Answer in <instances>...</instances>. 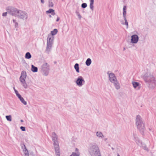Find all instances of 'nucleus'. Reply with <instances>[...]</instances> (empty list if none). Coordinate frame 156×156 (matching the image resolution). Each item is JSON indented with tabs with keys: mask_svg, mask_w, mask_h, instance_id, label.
<instances>
[{
	"mask_svg": "<svg viewBox=\"0 0 156 156\" xmlns=\"http://www.w3.org/2000/svg\"><path fill=\"white\" fill-rule=\"evenodd\" d=\"M25 58L27 59H29L31 58V55L29 52H27L25 54Z\"/></svg>",
	"mask_w": 156,
	"mask_h": 156,
	"instance_id": "obj_26",
	"label": "nucleus"
},
{
	"mask_svg": "<svg viewBox=\"0 0 156 156\" xmlns=\"http://www.w3.org/2000/svg\"><path fill=\"white\" fill-rule=\"evenodd\" d=\"M27 76L26 73L25 71H22L21 73V75L19 79L21 84L23 87L27 89L28 87V85L26 82L25 79Z\"/></svg>",
	"mask_w": 156,
	"mask_h": 156,
	"instance_id": "obj_7",
	"label": "nucleus"
},
{
	"mask_svg": "<svg viewBox=\"0 0 156 156\" xmlns=\"http://www.w3.org/2000/svg\"><path fill=\"white\" fill-rule=\"evenodd\" d=\"M90 0V9L93 11L94 10V0Z\"/></svg>",
	"mask_w": 156,
	"mask_h": 156,
	"instance_id": "obj_19",
	"label": "nucleus"
},
{
	"mask_svg": "<svg viewBox=\"0 0 156 156\" xmlns=\"http://www.w3.org/2000/svg\"><path fill=\"white\" fill-rule=\"evenodd\" d=\"M13 23L15 24L14 26L15 28H18V23L16 22V21L15 19H13L12 20Z\"/></svg>",
	"mask_w": 156,
	"mask_h": 156,
	"instance_id": "obj_28",
	"label": "nucleus"
},
{
	"mask_svg": "<svg viewBox=\"0 0 156 156\" xmlns=\"http://www.w3.org/2000/svg\"><path fill=\"white\" fill-rule=\"evenodd\" d=\"M107 138H104V139L103 140H104L105 141H106V140H107Z\"/></svg>",
	"mask_w": 156,
	"mask_h": 156,
	"instance_id": "obj_42",
	"label": "nucleus"
},
{
	"mask_svg": "<svg viewBox=\"0 0 156 156\" xmlns=\"http://www.w3.org/2000/svg\"><path fill=\"white\" fill-rule=\"evenodd\" d=\"M53 4L52 2L50 0H49L48 6L49 7H53Z\"/></svg>",
	"mask_w": 156,
	"mask_h": 156,
	"instance_id": "obj_30",
	"label": "nucleus"
},
{
	"mask_svg": "<svg viewBox=\"0 0 156 156\" xmlns=\"http://www.w3.org/2000/svg\"><path fill=\"white\" fill-rule=\"evenodd\" d=\"M50 16V17H51V15H50V16Z\"/></svg>",
	"mask_w": 156,
	"mask_h": 156,
	"instance_id": "obj_46",
	"label": "nucleus"
},
{
	"mask_svg": "<svg viewBox=\"0 0 156 156\" xmlns=\"http://www.w3.org/2000/svg\"><path fill=\"white\" fill-rule=\"evenodd\" d=\"M31 70L34 72H36L37 71V67H35L33 65L31 66Z\"/></svg>",
	"mask_w": 156,
	"mask_h": 156,
	"instance_id": "obj_27",
	"label": "nucleus"
},
{
	"mask_svg": "<svg viewBox=\"0 0 156 156\" xmlns=\"http://www.w3.org/2000/svg\"><path fill=\"white\" fill-rule=\"evenodd\" d=\"M18 98L20 99V100L23 98L21 97L20 94L19 95L17 96Z\"/></svg>",
	"mask_w": 156,
	"mask_h": 156,
	"instance_id": "obj_35",
	"label": "nucleus"
},
{
	"mask_svg": "<svg viewBox=\"0 0 156 156\" xmlns=\"http://www.w3.org/2000/svg\"><path fill=\"white\" fill-rule=\"evenodd\" d=\"M41 70L42 73L44 75L47 76L49 72V65L46 62H44L41 66Z\"/></svg>",
	"mask_w": 156,
	"mask_h": 156,
	"instance_id": "obj_6",
	"label": "nucleus"
},
{
	"mask_svg": "<svg viewBox=\"0 0 156 156\" xmlns=\"http://www.w3.org/2000/svg\"><path fill=\"white\" fill-rule=\"evenodd\" d=\"M87 5L86 3H83L81 5V7L83 8H85L87 7Z\"/></svg>",
	"mask_w": 156,
	"mask_h": 156,
	"instance_id": "obj_32",
	"label": "nucleus"
},
{
	"mask_svg": "<svg viewBox=\"0 0 156 156\" xmlns=\"http://www.w3.org/2000/svg\"><path fill=\"white\" fill-rule=\"evenodd\" d=\"M107 73L108 76L109 80L111 83L117 80L116 76L114 73L109 72H108Z\"/></svg>",
	"mask_w": 156,
	"mask_h": 156,
	"instance_id": "obj_11",
	"label": "nucleus"
},
{
	"mask_svg": "<svg viewBox=\"0 0 156 156\" xmlns=\"http://www.w3.org/2000/svg\"><path fill=\"white\" fill-rule=\"evenodd\" d=\"M80 155V153L79 150L76 148L75 150V152H73L70 156H79Z\"/></svg>",
	"mask_w": 156,
	"mask_h": 156,
	"instance_id": "obj_16",
	"label": "nucleus"
},
{
	"mask_svg": "<svg viewBox=\"0 0 156 156\" xmlns=\"http://www.w3.org/2000/svg\"><path fill=\"white\" fill-rule=\"evenodd\" d=\"M18 98L20 99V100L23 98L21 97L20 94L19 95L17 96Z\"/></svg>",
	"mask_w": 156,
	"mask_h": 156,
	"instance_id": "obj_36",
	"label": "nucleus"
},
{
	"mask_svg": "<svg viewBox=\"0 0 156 156\" xmlns=\"http://www.w3.org/2000/svg\"><path fill=\"white\" fill-rule=\"evenodd\" d=\"M6 119L10 122H11L12 120V116L11 115H6L5 116Z\"/></svg>",
	"mask_w": 156,
	"mask_h": 156,
	"instance_id": "obj_29",
	"label": "nucleus"
},
{
	"mask_svg": "<svg viewBox=\"0 0 156 156\" xmlns=\"http://www.w3.org/2000/svg\"><path fill=\"white\" fill-rule=\"evenodd\" d=\"M20 128L22 131H25L26 130L25 127H24L21 126Z\"/></svg>",
	"mask_w": 156,
	"mask_h": 156,
	"instance_id": "obj_34",
	"label": "nucleus"
},
{
	"mask_svg": "<svg viewBox=\"0 0 156 156\" xmlns=\"http://www.w3.org/2000/svg\"><path fill=\"white\" fill-rule=\"evenodd\" d=\"M139 37L138 35L134 34L131 36V42L132 44H136L139 41Z\"/></svg>",
	"mask_w": 156,
	"mask_h": 156,
	"instance_id": "obj_12",
	"label": "nucleus"
},
{
	"mask_svg": "<svg viewBox=\"0 0 156 156\" xmlns=\"http://www.w3.org/2000/svg\"><path fill=\"white\" fill-rule=\"evenodd\" d=\"M24 147V149H23V151L24 152V154L25 156H29V154L28 153V151L27 149L26 146L25 145H23Z\"/></svg>",
	"mask_w": 156,
	"mask_h": 156,
	"instance_id": "obj_20",
	"label": "nucleus"
},
{
	"mask_svg": "<svg viewBox=\"0 0 156 156\" xmlns=\"http://www.w3.org/2000/svg\"><path fill=\"white\" fill-rule=\"evenodd\" d=\"M142 77L146 83H148L150 88L153 89L155 88L156 86V80L149 71L142 75Z\"/></svg>",
	"mask_w": 156,
	"mask_h": 156,
	"instance_id": "obj_1",
	"label": "nucleus"
},
{
	"mask_svg": "<svg viewBox=\"0 0 156 156\" xmlns=\"http://www.w3.org/2000/svg\"><path fill=\"white\" fill-rule=\"evenodd\" d=\"M132 84L133 87L135 89L138 87L140 85L138 83L134 81L132 82Z\"/></svg>",
	"mask_w": 156,
	"mask_h": 156,
	"instance_id": "obj_22",
	"label": "nucleus"
},
{
	"mask_svg": "<svg viewBox=\"0 0 156 156\" xmlns=\"http://www.w3.org/2000/svg\"><path fill=\"white\" fill-rule=\"evenodd\" d=\"M21 102L25 105H26L27 104V102L25 101L24 99L23 98L20 100Z\"/></svg>",
	"mask_w": 156,
	"mask_h": 156,
	"instance_id": "obj_31",
	"label": "nucleus"
},
{
	"mask_svg": "<svg viewBox=\"0 0 156 156\" xmlns=\"http://www.w3.org/2000/svg\"><path fill=\"white\" fill-rule=\"evenodd\" d=\"M76 85L79 87H82L84 84L85 81L81 76H78L75 81Z\"/></svg>",
	"mask_w": 156,
	"mask_h": 156,
	"instance_id": "obj_9",
	"label": "nucleus"
},
{
	"mask_svg": "<svg viewBox=\"0 0 156 156\" xmlns=\"http://www.w3.org/2000/svg\"><path fill=\"white\" fill-rule=\"evenodd\" d=\"M91 62L92 61L91 59L90 58H88L86 61V64L87 66H89L91 64Z\"/></svg>",
	"mask_w": 156,
	"mask_h": 156,
	"instance_id": "obj_23",
	"label": "nucleus"
},
{
	"mask_svg": "<svg viewBox=\"0 0 156 156\" xmlns=\"http://www.w3.org/2000/svg\"><path fill=\"white\" fill-rule=\"evenodd\" d=\"M7 12H4L2 14V16H7Z\"/></svg>",
	"mask_w": 156,
	"mask_h": 156,
	"instance_id": "obj_39",
	"label": "nucleus"
},
{
	"mask_svg": "<svg viewBox=\"0 0 156 156\" xmlns=\"http://www.w3.org/2000/svg\"><path fill=\"white\" fill-rule=\"evenodd\" d=\"M15 92L17 96L20 94H19L18 91L16 90H15Z\"/></svg>",
	"mask_w": 156,
	"mask_h": 156,
	"instance_id": "obj_38",
	"label": "nucleus"
},
{
	"mask_svg": "<svg viewBox=\"0 0 156 156\" xmlns=\"http://www.w3.org/2000/svg\"><path fill=\"white\" fill-rule=\"evenodd\" d=\"M20 121L21 122H23V120H21Z\"/></svg>",
	"mask_w": 156,
	"mask_h": 156,
	"instance_id": "obj_43",
	"label": "nucleus"
},
{
	"mask_svg": "<svg viewBox=\"0 0 156 156\" xmlns=\"http://www.w3.org/2000/svg\"><path fill=\"white\" fill-rule=\"evenodd\" d=\"M19 11L16 9L15 8H12L10 10V14L13 16H15L18 14V12Z\"/></svg>",
	"mask_w": 156,
	"mask_h": 156,
	"instance_id": "obj_14",
	"label": "nucleus"
},
{
	"mask_svg": "<svg viewBox=\"0 0 156 156\" xmlns=\"http://www.w3.org/2000/svg\"><path fill=\"white\" fill-rule=\"evenodd\" d=\"M54 37L52 36L50 34L48 35L47 39V46L46 49V52L49 53L52 47L53 43Z\"/></svg>",
	"mask_w": 156,
	"mask_h": 156,
	"instance_id": "obj_5",
	"label": "nucleus"
},
{
	"mask_svg": "<svg viewBox=\"0 0 156 156\" xmlns=\"http://www.w3.org/2000/svg\"><path fill=\"white\" fill-rule=\"evenodd\" d=\"M124 20H121L120 22L122 25H125L127 29L128 28V23L127 21V19L123 18Z\"/></svg>",
	"mask_w": 156,
	"mask_h": 156,
	"instance_id": "obj_15",
	"label": "nucleus"
},
{
	"mask_svg": "<svg viewBox=\"0 0 156 156\" xmlns=\"http://www.w3.org/2000/svg\"><path fill=\"white\" fill-rule=\"evenodd\" d=\"M96 136L99 138H102L104 137L103 134L100 132L98 131L96 133Z\"/></svg>",
	"mask_w": 156,
	"mask_h": 156,
	"instance_id": "obj_18",
	"label": "nucleus"
},
{
	"mask_svg": "<svg viewBox=\"0 0 156 156\" xmlns=\"http://www.w3.org/2000/svg\"><path fill=\"white\" fill-rule=\"evenodd\" d=\"M134 140L137 145L141 147L144 150L146 151H147L148 152L149 151V150L148 148L147 147L146 145L144 143H143L137 137H134Z\"/></svg>",
	"mask_w": 156,
	"mask_h": 156,
	"instance_id": "obj_8",
	"label": "nucleus"
},
{
	"mask_svg": "<svg viewBox=\"0 0 156 156\" xmlns=\"http://www.w3.org/2000/svg\"><path fill=\"white\" fill-rule=\"evenodd\" d=\"M136 123L137 128L141 132L143 133L145 130L144 125L140 116H136Z\"/></svg>",
	"mask_w": 156,
	"mask_h": 156,
	"instance_id": "obj_4",
	"label": "nucleus"
},
{
	"mask_svg": "<svg viewBox=\"0 0 156 156\" xmlns=\"http://www.w3.org/2000/svg\"><path fill=\"white\" fill-rule=\"evenodd\" d=\"M88 151L91 156H101L99 147L96 143H94L90 146Z\"/></svg>",
	"mask_w": 156,
	"mask_h": 156,
	"instance_id": "obj_2",
	"label": "nucleus"
},
{
	"mask_svg": "<svg viewBox=\"0 0 156 156\" xmlns=\"http://www.w3.org/2000/svg\"><path fill=\"white\" fill-rule=\"evenodd\" d=\"M41 2L42 3L44 4V0H41Z\"/></svg>",
	"mask_w": 156,
	"mask_h": 156,
	"instance_id": "obj_40",
	"label": "nucleus"
},
{
	"mask_svg": "<svg viewBox=\"0 0 156 156\" xmlns=\"http://www.w3.org/2000/svg\"><path fill=\"white\" fill-rule=\"evenodd\" d=\"M140 88H138V89H139Z\"/></svg>",
	"mask_w": 156,
	"mask_h": 156,
	"instance_id": "obj_47",
	"label": "nucleus"
},
{
	"mask_svg": "<svg viewBox=\"0 0 156 156\" xmlns=\"http://www.w3.org/2000/svg\"><path fill=\"white\" fill-rule=\"evenodd\" d=\"M13 89H14V91H15V90H16L15 89V88L14 87V88H13Z\"/></svg>",
	"mask_w": 156,
	"mask_h": 156,
	"instance_id": "obj_44",
	"label": "nucleus"
},
{
	"mask_svg": "<svg viewBox=\"0 0 156 156\" xmlns=\"http://www.w3.org/2000/svg\"><path fill=\"white\" fill-rule=\"evenodd\" d=\"M79 65L78 64V63H76L74 66V68L76 70V72L78 73H79L80 72L79 71Z\"/></svg>",
	"mask_w": 156,
	"mask_h": 156,
	"instance_id": "obj_24",
	"label": "nucleus"
},
{
	"mask_svg": "<svg viewBox=\"0 0 156 156\" xmlns=\"http://www.w3.org/2000/svg\"><path fill=\"white\" fill-rule=\"evenodd\" d=\"M117 156H120L119 154H118Z\"/></svg>",
	"mask_w": 156,
	"mask_h": 156,
	"instance_id": "obj_45",
	"label": "nucleus"
},
{
	"mask_svg": "<svg viewBox=\"0 0 156 156\" xmlns=\"http://www.w3.org/2000/svg\"><path fill=\"white\" fill-rule=\"evenodd\" d=\"M58 32V30L57 29H54L51 32V34L52 36L56 35Z\"/></svg>",
	"mask_w": 156,
	"mask_h": 156,
	"instance_id": "obj_25",
	"label": "nucleus"
},
{
	"mask_svg": "<svg viewBox=\"0 0 156 156\" xmlns=\"http://www.w3.org/2000/svg\"><path fill=\"white\" fill-rule=\"evenodd\" d=\"M17 15L20 18L23 20H26L28 17L27 13L21 10H19Z\"/></svg>",
	"mask_w": 156,
	"mask_h": 156,
	"instance_id": "obj_10",
	"label": "nucleus"
},
{
	"mask_svg": "<svg viewBox=\"0 0 156 156\" xmlns=\"http://www.w3.org/2000/svg\"><path fill=\"white\" fill-rule=\"evenodd\" d=\"M54 11V10L52 9H50L48 10L46 12L47 13H51L52 15L54 16L55 14Z\"/></svg>",
	"mask_w": 156,
	"mask_h": 156,
	"instance_id": "obj_21",
	"label": "nucleus"
},
{
	"mask_svg": "<svg viewBox=\"0 0 156 156\" xmlns=\"http://www.w3.org/2000/svg\"><path fill=\"white\" fill-rule=\"evenodd\" d=\"M58 138V137L56 133L55 132L52 133V139L55 151L56 156H60V151L59 150Z\"/></svg>",
	"mask_w": 156,
	"mask_h": 156,
	"instance_id": "obj_3",
	"label": "nucleus"
},
{
	"mask_svg": "<svg viewBox=\"0 0 156 156\" xmlns=\"http://www.w3.org/2000/svg\"><path fill=\"white\" fill-rule=\"evenodd\" d=\"M126 6L125 5L123 6V18H126Z\"/></svg>",
	"mask_w": 156,
	"mask_h": 156,
	"instance_id": "obj_17",
	"label": "nucleus"
},
{
	"mask_svg": "<svg viewBox=\"0 0 156 156\" xmlns=\"http://www.w3.org/2000/svg\"><path fill=\"white\" fill-rule=\"evenodd\" d=\"M59 18L58 17H57V20H56V21L58 22V21H59Z\"/></svg>",
	"mask_w": 156,
	"mask_h": 156,
	"instance_id": "obj_41",
	"label": "nucleus"
},
{
	"mask_svg": "<svg viewBox=\"0 0 156 156\" xmlns=\"http://www.w3.org/2000/svg\"><path fill=\"white\" fill-rule=\"evenodd\" d=\"M115 87V89L117 90H119L121 88V85L118 80L112 83Z\"/></svg>",
	"mask_w": 156,
	"mask_h": 156,
	"instance_id": "obj_13",
	"label": "nucleus"
},
{
	"mask_svg": "<svg viewBox=\"0 0 156 156\" xmlns=\"http://www.w3.org/2000/svg\"><path fill=\"white\" fill-rule=\"evenodd\" d=\"M18 98L20 99V100L23 98L21 97L20 94L19 95L17 96Z\"/></svg>",
	"mask_w": 156,
	"mask_h": 156,
	"instance_id": "obj_37",
	"label": "nucleus"
},
{
	"mask_svg": "<svg viewBox=\"0 0 156 156\" xmlns=\"http://www.w3.org/2000/svg\"><path fill=\"white\" fill-rule=\"evenodd\" d=\"M76 14H77V16H78L79 18L80 19H81V18H82V17H81V15L80 14L79 12H76Z\"/></svg>",
	"mask_w": 156,
	"mask_h": 156,
	"instance_id": "obj_33",
	"label": "nucleus"
}]
</instances>
